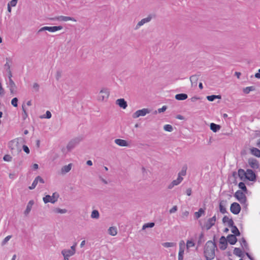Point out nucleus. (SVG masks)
I'll return each mask as SVG.
<instances>
[{
    "instance_id": "nucleus-1",
    "label": "nucleus",
    "mask_w": 260,
    "mask_h": 260,
    "mask_svg": "<svg viewBox=\"0 0 260 260\" xmlns=\"http://www.w3.org/2000/svg\"><path fill=\"white\" fill-rule=\"evenodd\" d=\"M216 246L211 241H208L204 248V255L207 260H212L215 257V248Z\"/></svg>"
},
{
    "instance_id": "nucleus-2",
    "label": "nucleus",
    "mask_w": 260,
    "mask_h": 260,
    "mask_svg": "<svg viewBox=\"0 0 260 260\" xmlns=\"http://www.w3.org/2000/svg\"><path fill=\"white\" fill-rule=\"evenodd\" d=\"M8 147L12 154H18L21 151V148L17 139L10 141L8 143Z\"/></svg>"
},
{
    "instance_id": "nucleus-3",
    "label": "nucleus",
    "mask_w": 260,
    "mask_h": 260,
    "mask_svg": "<svg viewBox=\"0 0 260 260\" xmlns=\"http://www.w3.org/2000/svg\"><path fill=\"white\" fill-rule=\"evenodd\" d=\"M83 140V138L82 137H76L73 139H72L68 144L67 146V148L68 151H71L73 149H74L76 146H77L81 141Z\"/></svg>"
},
{
    "instance_id": "nucleus-4",
    "label": "nucleus",
    "mask_w": 260,
    "mask_h": 260,
    "mask_svg": "<svg viewBox=\"0 0 260 260\" xmlns=\"http://www.w3.org/2000/svg\"><path fill=\"white\" fill-rule=\"evenodd\" d=\"M109 91L107 88H103L99 92L98 95V100L99 101H106L109 96Z\"/></svg>"
},
{
    "instance_id": "nucleus-5",
    "label": "nucleus",
    "mask_w": 260,
    "mask_h": 260,
    "mask_svg": "<svg viewBox=\"0 0 260 260\" xmlns=\"http://www.w3.org/2000/svg\"><path fill=\"white\" fill-rule=\"evenodd\" d=\"M77 243H75L73 246L71 247V249H64L61 251V254L63 256L69 257L73 256L76 252V247Z\"/></svg>"
},
{
    "instance_id": "nucleus-6",
    "label": "nucleus",
    "mask_w": 260,
    "mask_h": 260,
    "mask_svg": "<svg viewBox=\"0 0 260 260\" xmlns=\"http://www.w3.org/2000/svg\"><path fill=\"white\" fill-rule=\"evenodd\" d=\"M59 196L56 193H53L52 196L47 195L43 198L44 202L46 204L47 203H55L57 201Z\"/></svg>"
},
{
    "instance_id": "nucleus-7",
    "label": "nucleus",
    "mask_w": 260,
    "mask_h": 260,
    "mask_svg": "<svg viewBox=\"0 0 260 260\" xmlns=\"http://www.w3.org/2000/svg\"><path fill=\"white\" fill-rule=\"evenodd\" d=\"M62 26H44L41 27L39 30L38 32H42L43 31L48 30L49 32H54L62 29Z\"/></svg>"
},
{
    "instance_id": "nucleus-8",
    "label": "nucleus",
    "mask_w": 260,
    "mask_h": 260,
    "mask_svg": "<svg viewBox=\"0 0 260 260\" xmlns=\"http://www.w3.org/2000/svg\"><path fill=\"white\" fill-rule=\"evenodd\" d=\"M235 197L242 204H245L246 197L245 194L241 190H238L235 192Z\"/></svg>"
},
{
    "instance_id": "nucleus-9",
    "label": "nucleus",
    "mask_w": 260,
    "mask_h": 260,
    "mask_svg": "<svg viewBox=\"0 0 260 260\" xmlns=\"http://www.w3.org/2000/svg\"><path fill=\"white\" fill-rule=\"evenodd\" d=\"M150 112V110L147 108H143L141 110L136 111L133 114V117L134 118H137L140 116H144Z\"/></svg>"
},
{
    "instance_id": "nucleus-10",
    "label": "nucleus",
    "mask_w": 260,
    "mask_h": 260,
    "mask_svg": "<svg viewBox=\"0 0 260 260\" xmlns=\"http://www.w3.org/2000/svg\"><path fill=\"white\" fill-rule=\"evenodd\" d=\"M230 210L232 213L237 215L240 213L241 211V207L238 203L235 202L231 204Z\"/></svg>"
},
{
    "instance_id": "nucleus-11",
    "label": "nucleus",
    "mask_w": 260,
    "mask_h": 260,
    "mask_svg": "<svg viewBox=\"0 0 260 260\" xmlns=\"http://www.w3.org/2000/svg\"><path fill=\"white\" fill-rule=\"evenodd\" d=\"M52 20H57L62 21H68L69 20L76 22L77 20L74 18L69 16H59L51 19Z\"/></svg>"
},
{
    "instance_id": "nucleus-12",
    "label": "nucleus",
    "mask_w": 260,
    "mask_h": 260,
    "mask_svg": "<svg viewBox=\"0 0 260 260\" xmlns=\"http://www.w3.org/2000/svg\"><path fill=\"white\" fill-rule=\"evenodd\" d=\"M216 221V216L214 215L212 218L208 219L207 221L205 224V227L206 230H208L211 228L212 226L215 224Z\"/></svg>"
},
{
    "instance_id": "nucleus-13",
    "label": "nucleus",
    "mask_w": 260,
    "mask_h": 260,
    "mask_svg": "<svg viewBox=\"0 0 260 260\" xmlns=\"http://www.w3.org/2000/svg\"><path fill=\"white\" fill-rule=\"evenodd\" d=\"M246 178L249 181H254L256 179L254 172L250 169H247L246 173Z\"/></svg>"
},
{
    "instance_id": "nucleus-14",
    "label": "nucleus",
    "mask_w": 260,
    "mask_h": 260,
    "mask_svg": "<svg viewBox=\"0 0 260 260\" xmlns=\"http://www.w3.org/2000/svg\"><path fill=\"white\" fill-rule=\"evenodd\" d=\"M151 19L152 17L151 16H148L147 17L142 19L137 24L135 27V29H139L141 26L143 25L144 24L150 22Z\"/></svg>"
},
{
    "instance_id": "nucleus-15",
    "label": "nucleus",
    "mask_w": 260,
    "mask_h": 260,
    "mask_svg": "<svg viewBox=\"0 0 260 260\" xmlns=\"http://www.w3.org/2000/svg\"><path fill=\"white\" fill-rule=\"evenodd\" d=\"M248 164L251 168L253 169H256L259 168V164L258 161L254 158H249L248 159Z\"/></svg>"
},
{
    "instance_id": "nucleus-16",
    "label": "nucleus",
    "mask_w": 260,
    "mask_h": 260,
    "mask_svg": "<svg viewBox=\"0 0 260 260\" xmlns=\"http://www.w3.org/2000/svg\"><path fill=\"white\" fill-rule=\"evenodd\" d=\"M227 239L225 238L224 236H222L219 240V243L221 244L220 246V248L221 250H225L227 247Z\"/></svg>"
},
{
    "instance_id": "nucleus-17",
    "label": "nucleus",
    "mask_w": 260,
    "mask_h": 260,
    "mask_svg": "<svg viewBox=\"0 0 260 260\" xmlns=\"http://www.w3.org/2000/svg\"><path fill=\"white\" fill-rule=\"evenodd\" d=\"M114 142L119 146L125 147L128 146V143L125 140L116 139L114 140Z\"/></svg>"
},
{
    "instance_id": "nucleus-18",
    "label": "nucleus",
    "mask_w": 260,
    "mask_h": 260,
    "mask_svg": "<svg viewBox=\"0 0 260 260\" xmlns=\"http://www.w3.org/2000/svg\"><path fill=\"white\" fill-rule=\"evenodd\" d=\"M6 62L4 65V69L6 72H8L11 70V67L12 63V60L10 57L6 58Z\"/></svg>"
},
{
    "instance_id": "nucleus-19",
    "label": "nucleus",
    "mask_w": 260,
    "mask_h": 260,
    "mask_svg": "<svg viewBox=\"0 0 260 260\" xmlns=\"http://www.w3.org/2000/svg\"><path fill=\"white\" fill-rule=\"evenodd\" d=\"M227 241L231 245H234L237 241L236 236L231 234L227 236Z\"/></svg>"
},
{
    "instance_id": "nucleus-20",
    "label": "nucleus",
    "mask_w": 260,
    "mask_h": 260,
    "mask_svg": "<svg viewBox=\"0 0 260 260\" xmlns=\"http://www.w3.org/2000/svg\"><path fill=\"white\" fill-rule=\"evenodd\" d=\"M116 103L121 108L125 109L127 106V103L123 99H119L116 100Z\"/></svg>"
},
{
    "instance_id": "nucleus-21",
    "label": "nucleus",
    "mask_w": 260,
    "mask_h": 260,
    "mask_svg": "<svg viewBox=\"0 0 260 260\" xmlns=\"http://www.w3.org/2000/svg\"><path fill=\"white\" fill-rule=\"evenodd\" d=\"M8 87L11 93L15 92L16 85L12 79L9 80Z\"/></svg>"
},
{
    "instance_id": "nucleus-22",
    "label": "nucleus",
    "mask_w": 260,
    "mask_h": 260,
    "mask_svg": "<svg viewBox=\"0 0 260 260\" xmlns=\"http://www.w3.org/2000/svg\"><path fill=\"white\" fill-rule=\"evenodd\" d=\"M226 205V201L222 200L219 203V210L220 212L224 214L226 212V210L225 208V206Z\"/></svg>"
},
{
    "instance_id": "nucleus-23",
    "label": "nucleus",
    "mask_w": 260,
    "mask_h": 260,
    "mask_svg": "<svg viewBox=\"0 0 260 260\" xmlns=\"http://www.w3.org/2000/svg\"><path fill=\"white\" fill-rule=\"evenodd\" d=\"M34 204V202L33 200H30L28 202V203L27 205V206H26V208L24 211L25 215H26L29 214V213L30 212V211L31 210L32 206H33Z\"/></svg>"
},
{
    "instance_id": "nucleus-24",
    "label": "nucleus",
    "mask_w": 260,
    "mask_h": 260,
    "mask_svg": "<svg viewBox=\"0 0 260 260\" xmlns=\"http://www.w3.org/2000/svg\"><path fill=\"white\" fill-rule=\"evenodd\" d=\"M240 244L241 246L242 247L243 249L246 251H249V248L248 247V243H247L246 240L245 238H242L240 241Z\"/></svg>"
},
{
    "instance_id": "nucleus-25",
    "label": "nucleus",
    "mask_w": 260,
    "mask_h": 260,
    "mask_svg": "<svg viewBox=\"0 0 260 260\" xmlns=\"http://www.w3.org/2000/svg\"><path fill=\"white\" fill-rule=\"evenodd\" d=\"M187 97V95L185 93H179L175 95V99L178 101L185 100Z\"/></svg>"
},
{
    "instance_id": "nucleus-26",
    "label": "nucleus",
    "mask_w": 260,
    "mask_h": 260,
    "mask_svg": "<svg viewBox=\"0 0 260 260\" xmlns=\"http://www.w3.org/2000/svg\"><path fill=\"white\" fill-rule=\"evenodd\" d=\"M251 153L258 157H260V150L256 148H252L250 149Z\"/></svg>"
},
{
    "instance_id": "nucleus-27",
    "label": "nucleus",
    "mask_w": 260,
    "mask_h": 260,
    "mask_svg": "<svg viewBox=\"0 0 260 260\" xmlns=\"http://www.w3.org/2000/svg\"><path fill=\"white\" fill-rule=\"evenodd\" d=\"M220 128V126L218 124H216L214 123H211L210 124V129L213 132H217L218 131Z\"/></svg>"
},
{
    "instance_id": "nucleus-28",
    "label": "nucleus",
    "mask_w": 260,
    "mask_h": 260,
    "mask_svg": "<svg viewBox=\"0 0 260 260\" xmlns=\"http://www.w3.org/2000/svg\"><path fill=\"white\" fill-rule=\"evenodd\" d=\"M72 168V164H70L68 165L63 166L61 169V172L62 173H67L69 172L71 170Z\"/></svg>"
},
{
    "instance_id": "nucleus-29",
    "label": "nucleus",
    "mask_w": 260,
    "mask_h": 260,
    "mask_svg": "<svg viewBox=\"0 0 260 260\" xmlns=\"http://www.w3.org/2000/svg\"><path fill=\"white\" fill-rule=\"evenodd\" d=\"M205 213V210L202 208H200L198 212L194 213V216L196 219L199 218L202 215Z\"/></svg>"
},
{
    "instance_id": "nucleus-30",
    "label": "nucleus",
    "mask_w": 260,
    "mask_h": 260,
    "mask_svg": "<svg viewBox=\"0 0 260 260\" xmlns=\"http://www.w3.org/2000/svg\"><path fill=\"white\" fill-rule=\"evenodd\" d=\"M207 99L209 101L212 102L214 101L215 99H220L221 96L219 95H208L207 96Z\"/></svg>"
},
{
    "instance_id": "nucleus-31",
    "label": "nucleus",
    "mask_w": 260,
    "mask_h": 260,
    "mask_svg": "<svg viewBox=\"0 0 260 260\" xmlns=\"http://www.w3.org/2000/svg\"><path fill=\"white\" fill-rule=\"evenodd\" d=\"M108 233L111 236H115L117 232V229L115 227H110L108 230Z\"/></svg>"
},
{
    "instance_id": "nucleus-32",
    "label": "nucleus",
    "mask_w": 260,
    "mask_h": 260,
    "mask_svg": "<svg viewBox=\"0 0 260 260\" xmlns=\"http://www.w3.org/2000/svg\"><path fill=\"white\" fill-rule=\"evenodd\" d=\"M234 254L239 257L242 256V251L239 248H235L233 252Z\"/></svg>"
},
{
    "instance_id": "nucleus-33",
    "label": "nucleus",
    "mask_w": 260,
    "mask_h": 260,
    "mask_svg": "<svg viewBox=\"0 0 260 260\" xmlns=\"http://www.w3.org/2000/svg\"><path fill=\"white\" fill-rule=\"evenodd\" d=\"M162 245L166 248L175 247L176 246V243L174 242H164L162 243Z\"/></svg>"
},
{
    "instance_id": "nucleus-34",
    "label": "nucleus",
    "mask_w": 260,
    "mask_h": 260,
    "mask_svg": "<svg viewBox=\"0 0 260 260\" xmlns=\"http://www.w3.org/2000/svg\"><path fill=\"white\" fill-rule=\"evenodd\" d=\"M100 217V214L98 210H94L91 214V217L93 219H98Z\"/></svg>"
},
{
    "instance_id": "nucleus-35",
    "label": "nucleus",
    "mask_w": 260,
    "mask_h": 260,
    "mask_svg": "<svg viewBox=\"0 0 260 260\" xmlns=\"http://www.w3.org/2000/svg\"><path fill=\"white\" fill-rule=\"evenodd\" d=\"M238 173L239 177L241 179H242L244 177L246 178V171L245 172L244 170L240 169L238 170Z\"/></svg>"
},
{
    "instance_id": "nucleus-36",
    "label": "nucleus",
    "mask_w": 260,
    "mask_h": 260,
    "mask_svg": "<svg viewBox=\"0 0 260 260\" xmlns=\"http://www.w3.org/2000/svg\"><path fill=\"white\" fill-rule=\"evenodd\" d=\"M231 231L232 233H233L234 235H235L236 236H240V233L236 226L234 225V226L232 227Z\"/></svg>"
},
{
    "instance_id": "nucleus-37",
    "label": "nucleus",
    "mask_w": 260,
    "mask_h": 260,
    "mask_svg": "<svg viewBox=\"0 0 260 260\" xmlns=\"http://www.w3.org/2000/svg\"><path fill=\"white\" fill-rule=\"evenodd\" d=\"M198 79V78L197 75H192L190 77V80L192 85H197Z\"/></svg>"
},
{
    "instance_id": "nucleus-38",
    "label": "nucleus",
    "mask_w": 260,
    "mask_h": 260,
    "mask_svg": "<svg viewBox=\"0 0 260 260\" xmlns=\"http://www.w3.org/2000/svg\"><path fill=\"white\" fill-rule=\"evenodd\" d=\"M186 170H187V166H184L182 167L181 171L178 173V176L182 177V176H185L186 174Z\"/></svg>"
},
{
    "instance_id": "nucleus-39",
    "label": "nucleus",
    "mask_w": 260,
    "mask_h": 260,
    "mask_svg": "<svg viewBox=\"0 0 260 260\" xmlns=\"http://www.w3.org/2000/svg\"><path fill=\"white\" fill-rule=\"evenodd\" d=\"M254 90H255V87L254 86H249V87H246V88H244L243 89V92L245 94H248L250 91H253Z\"/></svg>"
},
{
    "instance_id": "nucleus-40",
    "label": "nucleus",
    "mask_w": 260,
    "mask_h": 260,
    "mask_svg": "<svg viewBox=\"0 0 260 260\" xmlns=\"http://www.w3.org/2000/svg\"><path fill=\"white\" fill-rule=\"evenodd\" d=\"M22 117L23 119L25 120L27 117L28 115L26 112V109L25 108V106L24 105H22Z\"/></svg>"
},
{
    "instance_id": "nucleus-41",
    "label": "nucleus",
    "mask_w": 260,
    "mask_h": 260,
    "mask_svg": "<svg viewBox=\"0 0 260 260\" xmlns=\"http://www.w3.org/2000/svg\"><path fill=\"white\" fill-rule=\"evenodd\" d=\"M195 243L194 241L192 240H187L186 242V247L187 248H189L190 247H192L194 246Z\"/></svg>"
},
{
    "instance_id": "nucleus-42",
    "label": "nucleus",
    "mask_w": 260,
    "mask_h": 260,
    "mask_svg": "<svg viewBox=\"0 0 260 260\" xmlns=\"http://www.w3.org/2000/svg\"><path fill=\"white\" fill-rule=\"evenodd\" d=\"M183 178L182 177L178 176L177 179L173 180L172 182L173 183L174 185L176 186L180 184Z\"/></svg>"
},
{
    "instance_id": "nucleus-43",
    "label": "nucleus",
    "mask_w": 260,
    "mask_h": 260,
    "mask_svg": "<svg viewBox=\"0 0 260 260\" xmlns=\"http://www.w3.org/2000/svg\"><path fill=\"white\" fill-rule=\"evenodd\" d=\"M164 129L165 131L169 132H171L173 130V126L170 124H166L164 126Z\"/></svg>"
},
{
    "instance_id": "nucleus-44",
    "label": "nucleus",
    "mask_w": 260,
    "mask_h": 260,
    "mask_svg": "<svg viewBox=\"0 0 260 260\" xmlns=\"http://www.w3.org/2000/svg\"><path fill=\"white\" fill-rule=\"evenodd\" d=\"M238 186L242 190H243L245 192L247 191V188H246L245 184L244 182H240L238 184Z\"/></svg>"
},
{
    "instance_id": "nucleus-45",
    "label": "nucleus",
    "mask_w": 260,
    "mask_h": 260,
    "mask_svg": "<svg viewBox=\"0 0 260 260\" xmlns=\"http://www.w3.org/2000/svg\"><path fill=\"white\" fill-rule=\"evenodd\" d=\"M55 212L57 213L63 214L67 212V210L65 209L56 208L54 210Z\"/></svg>"
},
{
    "instance_id": "nucleus-46",
    "label": "nucleus",
    "mask_w": 260,
    "mask_h": 260,
    "mask_svg": "<svg viewBox=\"0 0 260 260\" xmlns=\"http://www.w3.org/2000/svg\"><path fill=\"white\" fill-rule=\"evenodd\" d=\"M154 226V222H149L147 223H145L143 226V229H145L148 228H153Z\"/></svg>"
},
{
    "instance_id": "nucleus-47",
    "label": "nucleus",
    "mask_w": 260,
    "mask_h": 260,
    "mask_svg": "<svg viewBox=\"0 0 260 260\" xmlns=\"http://www.w3.org/2000/svg\"><path fill=\"white\" fill-rule=\"evenodd\" d=\"M12 236L9 235L5 238V239L3 240L2 242V245H5L7 244V243L10 240V239L11 238Z\"/></svg>"
},
{
    "instance_id": "nucleus-48",
    "label": "nucleus",
    "mask_w": 260,
    "mask_h": 260,
    "mask_svg": "<svg viewBox=\"0 0 260 260\" xmlns=\"http://www.w3.org/2000/svg\"><path fill=\"white\" fill-rule=\"evenodd\" d=\"M51 116H52V114H51V112L49 111H47L46 112V114L43 116H42L41 117V118L49 119L51 117Z\"/></svg>"
},
{
    "instance_id": "nucleus-49",
    "label": "nucleus",
    "mask_w": 260,
    "mask_h": 260,
    "mask_svg": "<svg viewBox=\"0 0 260 260\" xmlns=\"http://www.w3.org/2000/svg\"><path fill=\"white\" fill-rule=\"evenodd\" d=\"M188 215H189V212L187 211H185L182 213L181 217L184 220L187 218Z\"/></svg>"
},
{
    "instance_id": "nucleus-50",
    "label": "nucleus",
    "mask_w": 260,
    "mask_h": 260,
    "mask_svg": "<svg viewBox=\"0 0 260 260\" xmlns=\"http://www.w3.org/2000/svg\"><path fill=\"white\" fill-rule=\"evenodd\" d=\"M38 183V182L37 179L35 178V180H34L31 185L29 187V189H31V190L34 189L36 187V186H37Z\"/></svg>"
},
{
    "instance_id": "nucleus-51",
    "label": "nucleus",
    "mask_w": 260,
    "mask_h": 260,
    "mask_svg": "<svg viewBox=\"0 0 260 260\" xmlns=\"http://www.w3.org/2000/svg\"><path fill=\"white\" fill-rule=\"evenodd\" d=\"M18 99L17 98H13L11 101V104L15 107L18 106Z\"/></svg>"
},
{
    "instance_id": "nucleus-52",
    "label": "nucleus",
    "mask_w": 260,
    "mask_h": 260,
    "mask_svg": "<svg viewBox=\"0 0 260 260\" xmlns=\"http://www.w3.org/2000/svg\"><path fill=\"white\" fill-rule=\"evenodd\" d=\"M185 248V243L182 240L179 243V251L184 250Z\"/></svg>"
},
{
    "instance_id": "nucleus-53",
    "label": "nucleus",
    "mask_w": 260,
    "mask_h": 260,
    "mask_svg": "<svg viewBox=\"0 0 260 260\" xmlns=\"http://www.w3.org/2000/svg\"><path fill=\"white\" fill-rule=\"evenodd\" d=\"M184 250L179 251L178 260H183Z\"/></svg>"
},
{
    "instance_id": "nucleus-54",
    "label": "nucleus",
    "mask_w": 260,
    "mask_h": 260,
    "mask_svg": "<svg viewBox=\"0 0 260 260\" xmlns=\"http://www.w3.org/2000/svg\"><path fill=\"white\" fill-rule=\"evenodd\" d=\"M3 159L5 161H11L12 157L10 155L7 154L4 156Z\"/></svg>"
},
{
    "instance_id": "nucleus-55",
    "label": "nucleus",
    "mask_w": 260,
    "mask_h": 260,
    "mask_svg": "<svg viewBox=\"0 0 260 260\" xmlns=\"http://www.w3.org/2000/svg\"><path fill=\"white\" fill-rule=\"evenodd\" d=\"M17 3V0H11L8 5H10L11 7H15Z\"/></svg>"
},
{
    "instance_id": "nucleus-56",
    "label": "nucleus",
    "mask_w": 260,
    "mask_h": 260,
    "mask_svg": "<svg viewBox=\"0 0 260 260\" xmlns=\"http://www.w3.org/2000/svg\"><path fill=\"white\" fill-rule=\"evenodd\" d=\"M23 150L27 154H29L30 152L29 149L26 145H24L23 146Z\"/></svg>"
},
{
    "instance_id": "nucleus-57",
    "label": "nucleus",
    "mask_w": 260,
    "mask_h": 260,
    "mask_svg": "<svg viewBox=\"0 0 260 260\" xmlns=\"http://www.w3.org/2000/svg\"><path fill=\"white\" fill-rule=\"evenodd\" d=\"M177 209L178 208H177V206H173V207L170 210V211H169L170 213L172 214V213H174L176 212L177 211Z\"/></svg>"
},
{
    "instance_id": "nucleus-58",
    "label": "nucleus",
    "mask_w": 260,
    "mask_h": 260,
    "mask_svg": "<svg viewBox=\"0 0 260 260\" xmlns=\"http://www.w3.org/2000/svg\"><path fill=\"white\" fill-rule=\"evenodd\" d=\"M40 86L37 83H35L33 84V88L36 91H38L39 90Z\"/></svg>"
},
{
    "instance_id": "nucleus-59",
    "label": "nucleus",
    "mask_w": 260,
    "mask_h": 260,
    "mask_svg": "<svg viewBox=\"0 0 260 260\" xmlns=\"http://www.w3.org/2000/svg\"><path fill=\"white\" fill-rule=\"evenodd\" d=\"M228 225L232 228L234 226V222L232 219H229L228 222Z\"/></svg>"
},
{
    "instance_id": "nucleus-60",
    "label": "nucleus",
    "mask_w": 260,
    "mask_h": 260,
    "mask_svg": "<svg viewBox=\"0 0 260 260\" xmlns=\"http://www.w3.org/2000/svg\"><path fill=\"white\" fill-rule=\"evenodd\" d=\"M166 109H167V106H163L162 107V108H159L158 109V112L159 113H161V112H163L165 111L166 110Z\"/></svg>"
},
{
    "instance_id": "nucleus-61",
    "label": "nucleus",
    "mask_w": 260,
    "mask_h": 260,
    "mask_svg": "<svg viewBox=\"0 0 260 260\" xmlns=\"http://www.w3.org/2000/svg\"><path fill=\"white\" fill-rule=\"evenodd\" d=\"M36 178L37 179L38 182H40L41 183H44V181L42 177H41L40 176H38Z\"/></svg>"
},
{
    "instance_id": "nucleus-62",
    "label": "nucleus",
    "mask_w": 260,
    "mask_h": 260,
    "mask_svg": "<svg viewBox=\"0 0 260 260\" xmlns=\"http://www.w3.org/2000/svg\"><path fill=\"white\" fill-rule=\"evenodd\" d=\"M191 192H192V190H191V189L190 188H189L187 189L186 190V193L188 196L191 195Z\"/></svg>"
},
{
    "instance_id": "nucleus-63",
    "label": "nucleus",
    "mask_w": 260,
    "mask_h": 260,
    "mask_svg": "<svg viewBox=\"0 0 260 260\" xmlns=\"http://www.w3.org/2000/svg\"><path fill=\"white\" fill-rule=\"evenodd\" d=\"M229 218L226 216H225L223 217V219H222V221L224 223H225V222H228V220H229Z\"/></svg>"
},
{
    "instance_id": "nucleus-64",
    "label": "nucleus",
    "mask_w": 260,
    "mask_h": 260,
    "mask_svg": "<svg viewBox=\"0 0 260 260\" xmlns=\"http://www.w3.org/2000/svg\"><path fill=\"white\" fill-rule=\"evenodd\" d=\"M255 77L257 79H260V69L258 71V73H255Z\"/></svg>"
}]
</instances>
